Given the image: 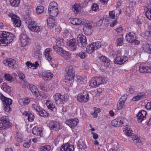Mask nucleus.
<instances>
[{
	"mask_svg": "<svg viewBox=\"0 0 151 151\" xmlns=\"http://www.w3.org/2000/svg\"><path fill=\"white\" fill-rule=\"evenodd\" d=\"M14 35L9 32H0V44L5 46L10 44L13 40Z\"/></svg>",
	"mask_w": 151,
	"mask_h": 151,
	"instance_id": "f257e3e1",
	"label": "nucleus"
},
{
	"mask_svg": "<svg viewBox=\"0 0 151 151\" xmlns=\"http://www.w3.org/2000/svg\"><path fill=\"white\" fill-rule=\"evenodd\" d=\"M12 124L10 123L7 117L4 116L0 119V130H6L11 127Z\"/></svg>",
	"mask_w": 151,
	"mask_h": 151,
	"instance_id": "f03ea898",
	"label": "nucleus"
},
{
	"mask_svg": "<svg viewBox=\"0 0 151 151\" xmlns=\"http://www.w3.org/2000/svg\"><path fill=\"white\" fill-rule=\"evenodd\" d=\"M48 12L50 16L52 17L56 16L58 12L57 3L55 1L51 2L49 6Z\"/></svg>",
	"mask_w": 151,
	"mask_h": 151,
	"instance_id": "7ed1b4c3",
	"label": "nucleus"
},
{
	"mask_svg": "<svg viewBox=\"0 0 151 151\" xmlns=\"http://www.w3.org/2000/svg\"><path fill=\"white\" fill-rule=\"evenodd\" d=\"M105 81V80L101 77H94L92 78L90 81L89 85L93 88H96L99 86L101 84L104 83Z\"/></svg>",
	"mask_w": 151,
	"mask_h": 151,
	"instance_id": "20e7f679",
	"label": "nucleus"
},
{
	"mask_svg": "<svg viewBox=\"0 0 151 151\" xmlns=\"http://www.w3.org/2000/svg\"><path fill=\"white\" fill-rule=\"evenodd\" d=\"M89 93L84 91L82 93L79 94L77 96V100L79 102L86 103L89 100Z\"/></svg>",
	"mask_w": 151,
	"mask_h": 151,
	"instance_id": "39448f33",
	"label": "nucleus"
},
{
	"mask_svg": "<svg viewBox=\"0 0 151 151\" xmlns=\"http://www.w3.org/2000/svg\"><path fill=\"white\" fill-rule=\"evenodd\" d=\"M77 40L79 46L83 47L86 46L87 45V39L85 36L80 34L78 36Z\"/></svg>",
	"mask_w": 151,
	"mask_h": 151,
	"instance_id": "423d86ee",
	"label": "nucleus"
},
{
	"mask_svg": "<svg viewBox=\"0 0 151 151\" xmlns=\"http://www.w3.org/2000/svg\"><path fill=\"white\" fill-rule=\"evenodd\" d=\"M63 41L64 40L63 38L60 37H58L56 39V44L54 45L53 47V49L56 52L59 50L63 49L62 47L64 45Z\"/></svg>",
	"mask_w": 151,
	"mask_h": 151,
	"instance_id": "0eeeda50",
	"label": "nucleus"
},
{
	"mask_svg": "<svg viewBox=\"0 0 151 151\" xmlns=\"http://www.w3.org/2000/svg\"><path fill=\"white\" fill-rule=\"evenodd\" d=\"M9 16L11 18L14 26L16 27H19L21 25V21L19 18L15 14L12 13L9 14Z\"/></svg>",
	"mask_w": 151,
	"mask_h": 151,
	"instance_id": "6e6552de",
	"label": "nucleus"
},
{
	"mask_svg": "<svg viewBox=\"0 0 151 151\" xmlns=\"http://www.w3.org/2000/svg\"><path fill=\"white\" fill-rule=\"evenodd\" d=\"M55 102L57 104H63L66 101L65 96L60 93H56L53 96Z\"/></svg>",
	"mask_w": 151,
	"mask_h": 151,
	"instance_id": "1a4fd4ad",
	"label": "nucleus"
},
{
	"mask_svg": "<svg viewBox=\"0 0 151 151\" xmlns=\"http://www.w3.org/2000/svg\"><path fill=\"white\" fill-rule=\"evenodd\" d=\"M3 63L5 65H8L12 69L17 67V64L15 60L12 58H8L3 60Z\"/></svg>",
	"mask_w": 151,
	"mask_h": 151,
	"instance_id": "9d476101",
	"label": "nucleus"
},
{
	"mask_svg": "<svg viewBox=\"0 0 151 151\" xmlns=\"http://www.w3.org/2000/svg\"><path fill=\"white\" fill-rule=\"evenodd\" d=\"M69 20L72 24L76 25L85 24L86 23V20L81 18H71Z\"/></svg>",
	"mask_w": 151,
	"mask_h": 151,
	"instance_id": "9b49d317",
	"label": "nucleus"
},
{
	"mask_svg": "<svg viewBox=\"0 0 151 151\" xmlns=\"http://www.w3.org/2000/svg\"><path fill=\"white\" fill-rule=\"evenodd\" d=\"M29 29L32 31L39 32L41 31L42 27L39 26L37 23L35 22H31L28 26Z\"/></svg>",
	"mask_w": 151,
	"mask_h": 151,
	"instance_id": "f8f14e48",
	"label": "nucleus"
},
{
	"mask_svg": "<svg viewBox=\"0 0 151 151\" xmlns=\"http://www.w3.org/2000/svg\"><path fill=\"white\" fill-rule=\"evenodd\" d=\"M48 126L50 129L56 131H58L62 128V126L59 122L54 121L50 122Z\"/></svg>",
	"mask_w": 151,
	"mask_h": 151,
	"instance_id": "ddd939ff",
	"label": "nucleus"
},
{
	"mask_svg": "<svg viewBox=\"0 0 151 151\" xmlns=\"http://www.w3.org/2000/svg\"><path fill=\"white\" fill-rule=\"evenodd\" d=\"M128 59V58L126 56H120L117 55L116 58L114 60V62L115 64L122 65L127 61Z\"/></svg>",
	"mask_w": 151,
	"mask_h": 151,
	"instance_id": "4468645a",
	"label": "nucleus"
},
{
	"mask_svg": "<svg viewBox=\"0 0 151 151\" xmlns=\"http://www.w3.org/2000/svg\"><path fill=\"white\" fill-rule=\"evenodd\" d=\"M65 70L67 71L66 76L69 77V80L73 79L75 76V71L73 67L72 66H69L68 68L65 69Z\"/></svg>",
	"mask_w": 151,
	"mask_h": 151,
	"instance_id": "2eb2a0df",
	"label": "nucleus"
},
{
	"mask_svg": "<svg viewBox=\"0 0 151 151\" xmlns=\"http://www.w3.org/2000/svg\"><path fill=\"white\" fill-rule=\"evenodd\" d=\"M78 122L79 121L77 119L68 120L66 121V124L71 128H74L76 127Z\"/></svg>",
	"mask_w": 151,
	"mask_h": 151,
	"instance_id": "dca6fc26",
	"label": "nucleus"
},
{
	"mask_svg": "<svg viewBox=\"0 0 151 151\" xmlns=\"http://www.w3.org/2000/svg\"><path fill=\"white\" fill-rule=\"evenodd\" d=\"M56 52L61 55L63 58L65 60H69L70 58V54L68 52L66 51L63 49L59 50Z\"/></svg>",
	"mask_w": 151,
	"mask_h": 151,
	"instance_id": "f3484780",
	"label": "nucleus"
},
{
	"mask_svg": "<svg viewBox=\"0 0 151 151\" xmlns=\"http://www.w3.org/2000/svg\"><path fill=\"white\" fill-rule=\"evenodd\" d=\"M147 114L146 111L144 110H142L139 111L137 115V121L139 122H141L143 120L146 118V116Z\"/></svg>",
	"mask_w": 151,
	"mask_h": 151,
	"instance_id": "a211bd4d",
	"label": "nucleus"
},
{
	"mask_svg": "<svg viewBox=\"0 0 151 151\" xmlns=\"http://www.w3.org/2000/svg\"><path fill=\"white\" fill-rule=\"evenodd\" d=\"M0 98L3 102V105L10 106L12 103V100L4 96L2 94H0Z\"/></svg>",
	"mask_w": 151,
	"mask_h": 151,
	"instance_id": "6ab92c4d",
	"label": "nucleus"
},
{
	"mask_svg": "<svg viewBox=\"0 0 151 151\" xmlns=\"http://www.w3.org/2000/svg\"><path fill=\"white\" fill-rule=\"evenodd\" d=\"M139 71L142 73H151V67L150 66H146L145 65L141 64L139 66Z\"/></svg>",
	"mask_w": 151,
	"mask_h": 151,
	"instance_id": "aec40b11",
	"label": "nucleus"
},
{
	"mask_svg": "<svg viewBox=\"0 0 151 151\" xmlns=\"http://www.w3.org/2000/svg\"><path fill=\"white\" fill-rule=\"evenodd\" d=\"M78 43L75 39L70 40L69 41L68 45L71 50L75 51L77 47Z\"/></svg>",
	"mask_w": 151,
	"mask_h": 151,
	"instance_id": "412c9836",
	"label": "nucleus"
},
{
	"mask_svg": "<svg viewBox=\"0 0 151 151\" xmlns=\"http://www.w3.org/2000/svg\"><path fill=\"white\" fill-rule=\"evenodd\" d=\"M47 20V24L50 28H53L56 26V23L53 17L52 18L49 17Z\"/></svg>",
	"mask_w": 151,
	"mask_h": 151,
	"instance_id": "4be33fe9",
	"label": "nucleus"
},
{
	"mask_svg": "<svg viewBox=\"0 0 151 151\" xmlns=\"http://www.w3.org/2000/svg\"><path fill=\"white\" fill-rule=\"evenodd\" d=\"M46 105L47 108L50 110L54 112L56 111L55 104H54L53 101L48 100L46 103Z\"/></svg>",
	"mask_w": 151,
	"mask_h": 151,
	"instance_id": "5701e85b",
	"label": "nucleus"
},
{
	"mask_svg": "<svg viewBox=\"0 0 151 151\" xmlns=\"http://www.w3.org/2000/svg\"><path fill=\"white\" fill-rule=\"evenodd\" d=\"M29 87L32 93L36 96L38 97L39 92L37 87L31 84L29 85Z\"/></svg>",
	"mask_w": 151,
	"mask_h": 151,
	"instance_id": "b1692460",
	"label": "nucleus"
},
{
	"mask_svg": "<svg viewBox=\"0 0 151 151\" xmlns=\"http://www.w3.org/2000/svg\"><path fill=\"white\" fill-rule=\"evenodd\" d=\"M42 75L43 79L45 81L50 80L53 77V74L50 72L45 71L43 72Z\"/></svg>",
	"mask_w": 151,
	"mask_h": 151,
	"instance_id": "393cba45",
	"label": "nucleus"
},
{
	"mask_svg": "<svg viewBox=\"0 0 151 151\" xmlns=\"http://www.w3.org/2000/svg\"><path fill=\"white\" fill-rule=\"evenodd\" d=\"M111 124L112 126L116 127H119L122 125L123 126L126 125L124 124V123L122 120L119 121L116 119H114L112 121Z\"/></svg>",
	"mask_w": 151,
	"mask_h": 151,
	"instance_id": "a878e982",
	"label": "nucleus"
},
{
	"mask_svg": "<svg viewBox=\"0 0 151 151\" xmlns=\"http://www.w3.org/2000/svg\"><path fill=\"white\" fill-rule=\"evenodd\" d=\"M145 93H138L136 96L134 97L132 99L133 101H134L139 100L141 99L145 98Z\"/></svg>",
	"mask_w": 151,
	"mask_h": 151,
	"instance_id": "bb28decb",
	"label": "nucleus"
},
{
	"mask_svg": "<svg viewBox=\"0 0 151 151\" xmlns=\"http://www.w3.org/2000/svg\"><path fill=\"white\" fill-rule=\"evenodd\" d=\"M100 60L102 63V64L105 67H107L109 65V61L108 60L105 56H101L100 58Z\"/></svg>",
	"mask_w": 151,
	"mask_h": 151,
	"instance_id": "cd10ccee",
	"label": "nucleus"
},
{
	"mask_svg": "<svg viewBox=\"0 0 151 151\" xmlns=\"http://www.w3.org/2000/svg\"><path fill=\"white\" fill-rule=\"evenodd\" d=\"M41 47L40 45H35L33 48L32 52L33 53L32 55L34 56V55L38 54L40 53Z\"/></svg>",
	"mask_w": 151,
	"mask_h": 151,
	"instance_id": "c85d7f7f",
	"label": "nucleus"
},
{
	"mask_svg": "<svg viewBox=\"0 0 151 151\" xmlns=\"http://www.w3.org/2000/svg\"><path fill=\"white\" fill-rule=\"evenodd\" d=\"M134 33L131 32H129L127 34L125 37L126 40L129 42L132 40L134 39Z\"/></svg>",
	"mask_w": 151,
	"mask_h": 151,
	"instance_id": "c756f323",
	"label": "nucleus"
},
{
	"mask_svg": "<svg viewBox=\"0 0 151 151\" xmlns=\"http://www.w3.org/2000/svg\"><path fill=\"white\" fill-rule=\"evenodd\" d=\"M32 133L33 134L36 135H39L40 136H42V131H40L37 127H35L33 129Z\"/></svg>",
	"mask_w": 151,
	"mask_h": 151,
	"instance_id": "7c9ffc66",
	"label": "nucleus"
},
{
	"mask_svg": "<svg viewBox=\"0 0 151 151\" xmlns=\"http://www.w3.org/2000/svg\"><path fill=\"white\" fill-rule=\"evenodd\" d=\"M81 8V6L78 4L76 3L72 7L73 11L76 14H78L80 12Z\"/></svg>",
	"mask_w": 151,
	"mask_h": 151,
	"instance_id": "2f4dec72",
	"label": "nucleus"
},
{
	"mask_svg": "<svg viewBox=\"0 0 151 151\" xmlns=\"http://www.w3.org/2000/svg\"><path fill=\"white\" fill-rule=\"evenodd\" d=\"M95 50L94 48V45H93L92 43L88 45L86 47L87 52L89 54L92 53Z\"/></svg>",
	"mask_w": 151,
	"mask_h": 151,
	"instance_id": "473e14b6",
	"label": "nucleus"
},
{
	"mask_svg": "<svg viewBox=\"0 0 151 151\" xmlns=\"http://www.w3.org/2000/svg\"><path fill=\"white\" fill-rule=\"evenodd\" d=\"M32 108L33 110L35 111L37 113L40 110H42V108L40 107L39 104H33L32 105Z\"/></svg>",
	"mask_w": 151,
	"mask_h": 151,
	"instance_id": "72a5a7b5",
	"label": "nucleus"
},
{
	"mask_svg": "<svg viewBox=\"0 0 151 151\" xmlns=\"http://www.w3.org/2000/svg\"><path fill=\"white\" fill-rule=\"evenodd\" d=\"M37 113L40 116L44 117H47L48 116V114L42 108V110H40V111H39Z\"/></svg>",
	"mask_w": 151,
	"mask_h": 151,
	"instance_id": "f704fd0d",
	"label": "nucleus"
},
{
	"mask_svg": "<svg viewBox=\"0 0 151 151\" xmlns=\"http://www.w3.org/2000/svg\"><path fill=\"white\" fill-rule=\"evenodd\" d=\"M11 5L12 6L17 7L19 5L20 0H9Z\"/></svg>",
	"mask_w": 151,
	"mask_h": 151,
	"instance_id": "c9c22d12",
	"label": "nucleus"
},
{
	"mask_svg": "<svg viewBox=\"0 0 151 151\" xmlns=\"http://www.w3.org/2000/svg\"><path fill=\"white\" fill-rule=\"evenodd\" d=\"M76 58H79L81 59H83L86 57V54L85 52H81L77 53L76 56Z\"/></svg>",
	"mask_w": 151,
	"mask_h": 151,
	"instance_id": "e433bc0d",
	"label": "nucleus"
},
{
	"mask_svg": "<svg viewBox=\"0 0 151 151\" xmlns=\"http://www.w3.org/2000/svg\"><path fill=\"white\" fill-rule=\"evenodd\" d=\"M24 18L25 23L28 24L29 25V24H31V22H33L32 21L31 18L29 14H27L26 15H25L24 16Z\"/></svg>",
	"mask_w": 151,
	"mask_h": 151,
	"instance_id": "4c0bfd02",
	"label": "nucleus"
},
{
	"mask_svg": "<svg viewBox=\"0 0 151 151\" xmlns=\"http://www.w3.org/2000/svg\"><path fill=\"white\" fill-rule=\"evenodd\" d=\"M66 151H73L74 150V146L68 143L65 144Z\"/></svg>",
	"mask_w": 151,
	"mask_h": 151,
	"instance_id": "58836bf2",
	"label": "nucleus"
},
{
	"mask_svg": "<svg viewBox=\"0 0 151 151\" xmlns=\"http://www.w3.org/2000/svg\"><path fill=\"white\" fill-rule=\"evenodd\" d=\"M151 47L150 44L145 43L143 45V50L146 52H148Z\"/></svg>",
	"mask_w": 151,
	"mask_h": 151,
	"instance_id": "ea45409f",
	"label": "nucleus"
},
{
	"mask_svg": "<svg viewBox=\"0 0 151 151\" xmlns=\"http://www.w3.org/2000/svg\"><path fill=\"white\" fill-rule=\"evenodd\" d=\"M44 7L43 6H39L36 8V13L38 14H40L43 12Z\"/></svg>",
	"mask_w": 151,
	"mask_h": 151,
	"instance_id": "a19ab883",
	"label": "nucleus"
},
{
	"mask_svg": "<svg viewBox=\"0 0 151 151\" xmlns=\"http://www.w3.org/2000/svg\"><path fill=\"white\" fill-rule=\"evenodd\" d=\"M29 39H22L20 40V43L21 45L23 47H24L27 45L29 42Z\"/></svg>",
	"mask_w": 151,
	"mask_h": 151,
	"instance_id": "79ce46f5",
	"label": "nucleus"
},
{
	"mask_svg": "<svg viewBox=\"0 0 151 151\" xmlns=\"http://www.w3.org/2000/svg\"><path fill=\"white\" fill-rule=\"evenodd\" d=\"M145 15L148 19L151 20V7L147 8V10L145 13Z\"/></svg>",
	"mask_w": 151,
	"mask_h": 151,
	"instance_id": "37998d69",
	"label": "nucleus"
},
{
	"mask_svg": "<svg viewBox=\"0 0 151 151\" xmlns=\"http://www.w3.org/2000/svg\"><path fill=\"white\" fill-rule=\"evenodd\" d=\"M40 87L42 90L45 92H47L48 91V87L47 84L41 83L40 86Z\"/></svg>",
	"mask_w": 151,
	"mask_h": 151,
	"instance_id": "c03bdc74",
	"label": "nucleus"
},
{
	"mask_svg": "<svg viewBox=\"0 0 151 151\" xmlns=\"http://www.w3.org/2000/svg\"><path fill=\"white\" fill-rule=\"evenodd\" d=\"M51 146L49 145H46L41 147L40 149L41 151H49L51 149Z\"/></svg>",
	"mask_w": 151,
	"mask_h": 151,
	"instance_id": "a18cd8bd",
	"label": "nucleus"
},
{
	"mask_svg": "<svg viewBox=\"0 0 151 151\" xmlns=\"http://www.w3.org/2000/svg\"><path fill=\"white\" fill-rule=\"evenodd\" d=\"M77 146L79 149H83L84 150L86 148V146L85 144L83 142H79L77 144Z\"/></svg>",
	"mask_w": 151,
	"mask_h": 151,
	"instance_id": "49530a36",
	"label": "nucleus"
},
{
	"mask_svg": "<svg viewBox=\"0 0 151 151\" xmlns=\"http://www.w3.org/2000/svg\"><path fill=\"white\" fill-rule=\"evenodd\" d=\"M3 87L4 90L8 93H9L11 91V87L7 85L6 83H3Z\"/></svg>",
	"mask_w": 151,
	"mask_h": 151,
	"instance_id": "de8ad7c7",
	"label": "nucleus"
},
{
	"mask_svg": "<svg viewBox=\"0 0 151 151\" xmlns=\"http://www.w3.org/2000/svg\"><path fill=\"white\" fill-rule=\"evenodd\" d=\"M93 45H94V48L95 50H97L100 48L101 46V44L100 42H96L92 43Z\"/></svg>",
	"mask_w": 151,
	"mask_h": 151,
	"instance_id": "09e8293b",
	"label": "nucleus"
},
{
	"mask_svg": "<svg viewBox=\"0 0 151 151\" xmlns=\"http://www.w3.org/2000/svg\"><path fill=\"white\" fill-rule=\"evenodd\" d=\"M19 37L20 40L29 39L25 32H23L20 35Z\"/></svg>",
	"mask_w": 151,
	"mask_h": 151,
	"instance_id": "8fccbe9b",
	"label": "nucleus"
},
{
	"mask_svg": "<svg viewBox=\"0 0 151 151\" xmlns=\"http://www.w3.org/2000/svg\"><path fill=\"white\" fill-rule=\"evenodd\" d=\"M124 102L123 101H122L119 100V102L117 104V109L118 110L121 109L123 107Z\"/></svg>",
	"mask_w": 151,
	"mask_h": 151,
	"instance_id": "3c124183",
	"label": "nucleus"
},
{
	"mask_svg": "<svg viewBox=\"0 0 151 151\" xmlns=\"http://www.w3.org/2000/svg\"><path fill=\"white\" fill-rule=\"evenodd\" d=\"M123 42V38L122 37L119 38L117 39L115 43L117 46H121L122 45Z\"/></svg>",
	"mask_w": 151,
	"mask_h": 151,
	"instance_id": "603ef678",
	"label": "nucleus"
},
{
	"mask_svg": "<svg viewBox=\"0 0 151 151\" xmlns=\"http://www.w3.org/2000/svg\"><path fill=\"white\" fill-rule=\"evenodd\" d=\"M91 9L93 11L97 12L99 10V6L96 4H93L91 6Z\"/></svg>",
	"mask_w": 151,
	"mask_h": 151,
	"instance_id": "864d4df0",
	"label": "nucleus"
},
{
	"mask_svg": "<svg viewBox=\"0 0 151 151\" xmlns=\"http://www.w3.org/2000/svg\"><path fill=\"white\" fill-rule=\"evenodd\" d=\"M35 116L31 112H29L28 116V120L29 122H32L34 120Z\"/></svg>",
	"mask_w": 151,
	"mask_h": 151,
	"instance_id": "5fc2aeb1",
	"label": "nucleus"
},
{
	"mask_svg": "<svg viewBox=\"0 0 151 151\" xmlns=\"http://www.w3.org/2000/svg\"><path fill=\"white\" fill-rule=\"evenodd\" d=\"M73 79L78 82H81L83 81V78L80 76H74Z\"/></svg>",
	"mask_w": 151,
	"mask_h": 151,
	"instance_id": "6e6d98bb",
	"label": "nucleus"
},
{
	"mask_svg": "<svg viewBox=\"0 0 151 151\" xmlns=\"http://www.w3.org/2000/svg\"><path fill=\"white\" fill-rule=\"evenodd\" d=\"M16 136L17 137V141L19 142H21L23 141V139H22V137L21 135H20L19 133L18 132L16 133Z\"/></svg>",
	"mask_w": 151,
	"mask_h": 151,
	"instance_id": "4d7b16f0",
	"label": "nucleus"
},
{
	"mask_svg": "<svg viewBox=\"0 0 151 151\" xmlns=\"http://www.w3.org/2000/svg\"><path fill=\"white\" fill-rule=\"evenodd\" d=\"M129 42L133 45H138L140 43V42L139 41L135 39L132 40Z\"/></svg>",
	"mask_w": 151,
	"mask_h": 151,
	"instance_id": "13d9d810",
	"label": "nucleus"
},
{
	"mask_svg": "<svg viewBox=\"0 0 151 151\" xmlns=\"http://www.w3.org/2000/svg\"><path fill=\"white\" fill-rule=\"evenodd\" d=\"M3 107H4V110L5 111L8 112L11 110L10 106H8L7 105H3Z\"/></svg>",
	"mask_w": 151,
	"mask_h": 151,
	"instance_id": "bf43d9fd",
	"label": "nucleus"
},
{
	"mask_svg": "<svg viewBox=\"0 0 151 151\" xmlns=\"http://www.w3.org/2000/svg\"><path fill=\"white\" fill-rule=\"evenodd\" d=\"M136 2L133 1H131L129 3V7L132 10H133L135 8Z\"/></svg>",
	"mask_w": 151,
	"mask_h": 151,
	"instance_id": "052dcab7",
	"label": "nucleus"
},
{
	"mask_svg": "<svg viewBox=\"0 0 151 151\" xmlns=\"http://www.w3.org/2000/svg\"><path fill=\"white\" fill-rule=\"evenodd\" d=\"M132 131L130 129H125V133L126 135L128 136H130L132 135Z\"/></svg>",
	"mask_w": 151,
	"mask_h": 151,
	"instance_id": "680f3d73",
	"label": "nucleus"
},
{
	"mask_svg": "<svg viewBox=\"0 0 151 151\" xmlns=\"http://www.w3.org/2000/svg\"><path fill=\"white\" fill-rule=\"evenodd\" d=\"M86 23L84 25L86 24V27L87 28H88V29H91V28L93 27V22H88V23H87L86 21Z\"/></svg>",
	"mask_w": 151,
	"mask_h": 151,
	"instance_id": "e2e57ef3",
	"label": "nucleus"
},
{
	"mask_svg": "<svg viewBox=\"0 0 151 151\" xmlns=\"http://www.w3.org/2000/svg\"><path fill=\"white\" fill-rule=\"evenodd\" d=\"M5 79L8 81H11L12 79V77L9 74H6L4 76Z\"/></svg>",
	"mask_w": 151,
	"mask_h": 151,
	"instance_id": "0e129e2a",
	"label": "nucleus"
},
{
	"mask_svg": "<svg viewBox=\"0 0 151 151\" xmlns=\"http://www.w3.org/2000/svg\"><path fill=\"white\" fill-rule=\"evenodd\" d=\"M109 15L111 19H115V12L114 11H110L109 12Z\"/></svg>",
	"mask_w": 151,
	"mask_h": 151,
	"instance_id": "69168bd1",
	"label": "nucleus"
},
{
	"mask_svg": "<svg viewBox=\"0 0 151 151\" xmlns=\"http://www.w3.org/2000/svg\"><path fill=\"white\" fill-rule=\"evenodd\" d=\"M127 98V95L126 94H124L123 96H122L121 98L119 100L122 101L124 102L126 101Z\"/></svg>",
	"mask_w": 151,
	"mask_h": 151,
	"instance_id": "338daca9",
	"label": "nucleus"
},
{
	"mask_svg": "<svg viewBox=\"0 0 151 151\" xmlns=\"http://www.w3.org/2000/svg\"><path fill=\"white\" fill-rule=\"evenodd\" d=\"M52 49L50 48L47 49L45 52V56H48L50 54V52L52 51Z\"/></svg>",
	"mask_w": 151,
	"mask_h": 151,
	"instance_id": "774afa93",
	"label": "nucleus"
}]
</instances>
